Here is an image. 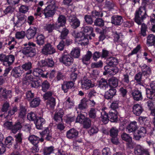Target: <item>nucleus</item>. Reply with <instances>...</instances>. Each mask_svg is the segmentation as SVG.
I'll use <instances>...</instances> for the list:
<instances>
[{"mask_svg":"<svg viewBox=\"0 0 155 155\" xmlns=\"http://www.w3.org/2000/svg\"><path fill=\"white\" fill-rule=\"evenodd\" d=\"M59 60L61 62L66 66L71 65L73 62V59L71 56L65 53L62 55Z\"/></svg>","mask_w":155,"mask_h":155,"instance_id":"20e7f679","label":"nucleus"},{"mask_svg":"<svg viewBox=\"0 0 155 155\" xmlns=\"http://www.w3.org/2000/svg\"><path fill=\"white\" fill-rule=\"evenodd\" d=\"M141 68L142 75L146 78H147L151 74V71L150 67L145 64H143L140 66Z\"/></svg>","mask_w":155,"mask_h":155,"instance_id":"9d476101","label":"nucleus"},{"mask_svg":"<svg viewBox=\"0 0 155 155\" xmlns=\"http://www.w3.org/2000/svg\"><path fill=\"white\" fill-rule=\"evenodd\" d=\"M21 67L23 70H29L31 68L32 64L31 62H28L23 64Z\"/></svg>","mask_w":155,"mask_h":155,"instance_id":"603ef678","label":"nucleus"},{"mask_svg":"<svg viewBox=\"0 0 155 155\" xmlns=\"http://www.w3.org/2000/svg\"><path fill=\"white\" fill-rule=\"evenodd\" d=\"M64 114V112L62 109H60L57 110L55 114L54 119L57 122L62 121V117Z\"/></svg>","mask_w":155,"mask_h":155,"instance_id":"aec40b11","label":"nucleus"},{"mask_svg":"<svg viewBox=\"0 0 155 155\" xmlns=\"http://www.w3.org/2000/svg\"><path fill=\"white\" fill-rule=\"evenodd\" d=\"M139 121L140 123L145 125L148 126L149 121L147 120V118L145 117H140L139 118Z\"/></svg>","mask_w":155,"mask_h":155,"instance_id":"13d9d810","label":"nucleus"},{"mask_svg":"<svg viewBox=\"0 0 155 155\" xmlns=\"http://www.w3.org/2000/svg\"><path fill=\"white\" fill-rule=\"evenodd\" d=\"M22 127L21 125L19 122H18L13 126L12 128V132L14 134H15Z\"/></svg>","mask_w":155,"mask_h":155,"instance_id":"37998d69","label":"nucleus"},{"mask_svg":"<svg viewBox=\"0 0 155 155\" xmlns=\"http://www.w3.org/2000/svg\"><path fill=\"white\" fill-rule=\"evenodd\" d=\"M94 86V84L92 83L91 80L84 78L81 81V87L84 90H88Z\"/></svg>","mask_w":155,"mask_h":155,"instance_id":"423d86ee","label":"nucleus"},{"mask_svg":"<svg viewBox=\"0 0 155 155\" xmlns=\"http://www.w3.org/2000/svg\"><path fill=\"white\" fill-rule=\"evenodd\" d=\"M26 35L25 32L23 31H18L15 34L16 38L18 39H22Z\"/></svg>","mask_w":155,"mask_h":155,"instance_id":"49530a36","label":"nucleus"},{"mask_svg":"<svg viewBox=\"0 0 155 155\" xmlns=\"http://www.w3.org/2000/svg\"><path fill=\"white\" fill-rule=\"evenodd\" d=\"M118 64L117 59L114 57H110L108 58L107 61V64L110 66H116Z\"/></svg>","mask_w":155,"mask_h":155,"instance_id":"72a5a7b5","label":"nucleus"},{"mask_svg":"<svg viewBox=\"0 0 155 155\" xmlns=\"http://www.w3.org/2000/svg\"><path fill=\"white\" fill-rule=\"evenodd\" d=\"M42 63H43V64L42 65L43 66L46 65V64L48 66L51 67L53 66L54 64V62L51 59H47L46 63L44 61H42Z\"/></svg>","mask_w":155,"mask_h":155,"instance_id":"4d7b16f0","label":"nucleus"},{"mask_svg":"<svg viewBox=\"0 0 155 155\" xmlns=\"http://www.w3.org/2000/svg\"><path fill=\"white\" fill-rule=\"evenodd\" d=\"M98 85L101 88L104 90L108 88L109 86L106 80L103 78L101 79L99 81Z\"/></svg>","mask_w":155,"mask_h":155,"instance_id":"c9c22d12","label":"nucleus"},{"mask_svg":"<svg viewBox=\"0 0 155 155\" xmlns=\"http://www.w3.org/2000/svg\"><path fill=\"white\" fill-rule=\"evenodd\" d=\"M15 59L14 56L13 55H10L6 56L3 62V65L7 67L11 65L14 62Z\"/></svg>","mask_w":155,"mask_h":155,"instance_id":"4468645a","label":"nucleus"},{"mask_svg":"<svg viewBox=\"0 0 155 155\" xmlns=\"http://www.w3.org/2000/svg\"><path fill=\"white\" fill-rule=\"evenodd\" d=\"M83 123V127L87 129L91 126V122L90 119L87 118H86Z\"/></svg>","mask_w":155,"mask_h":155,"instance_id":"bf43d9fd","label":"nucleus"},{"mask_svg":"<svg viewBox=\"0 0 155 155\" xmlns=\"http://www.w3.org/2000/svg\"><path fill=\"white\" fill-rule=\"evenodd\" d=\"M119 102L118 101H113L111 103L110 107L112 109V110H116V109L118 108Z\"/></svg>","mask_w":155,"mask_h":155,"instance_id":"0e129e2a","label":"nucleus"},{"mask_svg":"<svg viewBox=\"0 0 155 155\" xmlns=\"http://www.w3.org/2000/svg\"><path fill=\"white\" fill-rule=\"evenodd\" d=\"M138 128V126L136 122H131L127 127L126 131L129 133H134Z\"/></svg>","mask_w":155,"mask_h":155,"instance_id":"f8f14e48","label":"nucleus"},{"mask_svg":"<svg viewBox=\"0 0 155 155\" xmlns=\"http://www.w3.org/2000/svg\"><path fill=\"white\" fill-rule=\"evenodd\" d=\"M40 101L41 100L39 98H35L30 102V106L32 107H36L39 105Z\"/></svg>","mask_w":155,"mask_h":155,"instance_id":"79ce46f5","label":"nucleus"},{"mask_svg":"<svg viewBox=\"0 0 155 155\" xmlns=\"http://www.w3.org/2000/svg\"><path fill=\"white\" fill-rule=\"evenodd\" d=\"M31 71H29L28 72L26 73L25 78H24V80L27 81L28 82H31L34 78L33 77L31 74Z\"/></svg>","mask_w":155,"mask_h":155,"instance_id":"8fccbe9b","label":"nucleus"},{"mask_svg":"<svg viewBox=\"0 0 155 155\" xmlns=\"http://www.w3.org/2000/svg\"><path fill=\"white\" fill-rule=\"evenodd\" d=\"M101 120L105 124H107L109 120L108 118V115L107 114L106 112L104 110L101 113Z\"/></svg>","mask_w":155,"mask_h":155,"instance_id":"e433bc0d","label":"nucleus"},{"mask_svg":"<svg viewBox=\"0 0 155 155\" xmlns=\"http://www.w3.org/2000/svg\"><path fill=\"white\" fill-rule=\"evenodd\" d=\"M44 28L45 31H48L49 33L52 32L54 29H58L56 27V24L54 23L46 24L44 26Z\"/></svg>","mask_w":155,"mask_h":155,"instance_id":"c85d7f7f","label":"nucleus"},{"mask_svg":"<svg viewBox=\"0 0 155 155\" xmlns=\"http://www.w3.org/2000/svg\"><path fill=\"white\" fill-rule=\"evenodd\" d=\"M123 19L120 16L114 15L111 19V22L116 25H120L123 22Z\"/></svg>","mask_w":155,"mask_h":155,"instance_id":"a211bd4d","label":"nucleus"},{"mask_svg":"<svg viewBox=\"0 0 155 155\" xmlns=\"http://www.w3.org/2000/svg\"><path fill=\"white\" fill-rule=\"evenodd\" d=\"M86 118L84 116L81 114H79L76 118V122L80 123H83L84 121Z\"/></svg>","mask_w":155,"mask_h":155,"instance_id":"5fc2aeb1","label":"nucleus"},{"mask_svg":"<svg viewBox=\"0 0 155 155\" xmlns=\"http://www.w3.org/2000/svg\"><path fill=\"white\" fill-rule=\"evenodd\" d=\"M27 113L25 107L21 106L20 107L18 113L19 117L21 118H24Z\"/></svg>","mask_w":155,"mask_h":155,"instance_id":"c03bdc74","label":"nucleus"},{"mask_svg":"<svg viewBox=\"0 0 155 155\" xmlns=\"http://www.w3.org/2000/svg\"><path fill=\"white\" fill-rule=\"evenodd\" d=\"M37 28L35 27H31L27 31L26 36L30 39L33 38L36 34Z\"/></svg>","mask_w":155,"mask_h":155,"instance_id":"2eb2a0df","label":"nucleus"},{"mask_svg":"<svg viewBox=\"0 0 155 155\" xmlns=\"http://www.w3.org/2000/svg\"><path fill=\"white\" fill-rule=\"evenodd\" d=\"M131 94L135 100L138 101L142 99L141 93L139 91L134 90L132 92Z\"/></svg>","mask_w":155,"mask_h":155,"instance_id":"a878e982","label":"nucleus"},{"mask_svg":"<svg viewBox=\"0 0 155 155\" xmlns=\"http://www.w3.org/2000/svg\"><path fill=\"white\" fill-rule=\"evenodd\" d=\"M109 86L113 88L116 87L118 85V80L115 77H113L108 80Z\"/></svg>","mask_w":155,"mask_h":155,"instance_id":"c756f323","label":"nucleus"},{"mask_svg":"<svg viewBox=\"0 0 155 155\" xmlns=\"http://www.w3.org/2000/svg\"><path fill=\"white\" fill-rule=\"evenodd\" d=\"M31 86L32 87L37 88L40 85V81L34 78L31 81Z\"/></svg>","mask_w":155,"mask_h":155,"instance_id":"3c124183","label":"nucleus"},{"mask_svg":"<svg viewBox=\"0 0 155 155\" xmlns=\"http://www.w3.org/2000/svg\"><path fill=\"white\" fill-rule=\"evenodd\" d=\"M92 55V54L91 51H87V54L83 56L82 58V60L83 63L85 64H87Z\"/></svg>","mask_w":155,"mask_h":155,"instance_id":"7c9ffc66","label":"nucleus"},{"mask_svg":"<svg viewBox=\"0 0 155 155\" xmlns=\"http://www.w3.org/2000/svg\"><path fill=\"white\" fill-rule=\"evenodd\" d=\"M68 32L69 31L68 29L65 28H64L61 32L60 38L62 39H65L67 35Z\"/></svg>","mask_w":155,"mask_h":155,"instance_id":"052dcab7","label":"nucleus"},{"mask_svg":"<svg viewBox=\"0 0 155 155\" xmlns=\"http://www.w3.org/2000/svg\"><path fill=\"white\" fill-rule=\"evenodd\" d=\"M25 47H24L22 50V53L27 57H32L34 56L36 54V51L35 49L31 47L32 46L35 47V44L32 42H29L28 44H24Z\"/></svg>","mask_w":155,"mask_h":155,"instance_id":"7ed1b4c3","label":"nucleus"},{"mask_svg":"<svg viewBox=\"0 0 155 155\" xmlns=\"http://www.w3.org/2000/svg\"><path fill=\"white\" fill-rule=\"evenodd\" d=\"M29 141L34 145H36L39 142V141L43 142L44 141L43 138L40 139L39 137L34 135L30 136L28 137Z\"/></svg>","mask_w":155,"mask_h":155,"instance_id":"412c9836","label":"nucleus"},{"mask_svg":"<svg viewBox=\"0 0 155 155\" xmlns=\"http://www.w3.org/2000/svg\"><path fill=\"white\" fill-rule=\"evenodd\" d=\"M146 94L147 97L150 99L155 100V90H150L149 89H146Z\"/></svg>","mask_w":155,"mask_h":155,"instance_id":"ea45409f","label":"nucleus"},{"mask_svg":"<svg viewBox=\"0 0 155 155\" xmlns=\"http://www.w3.org/2000/svg\"><path fill=\"white\" fill-rule=\"evenodd\" d=\"M45 37L42 35H38L36 38V42L39 45H43L45 43Z\"/></svg>","mask_w":155,"mask_h":155,"instance_id":"a19ab883","label":"nucleus"},{"mask_svg":"<svg viewBox=\"0 0 155 155\" xmlns=\"http://www.w3.org/2000/svg\"><path fill=\"white\" fill-rule=\"evenodd\" d=\"M92 17L95 18L101 17L103 16V13L102 12H99L96 10L92 11L91 12Z\"/></svg>","mask_w":155,"mask_h":155,"instance_id":"864d4df0","label":"nucleus"},{"mask_svg":"<svg viewBox=\"0 0 155 155\" xmlns=\"http://www.w3.org/2000/svg\"><path fill=\"white\" fill-rule=\"evenodd\" d=\"M86 106L87 104L85 99H83L81 100L80 103L78 104L77 108L81 110H83L86 108Z\"/></svg>","mask_w":155,"mask_h":155,"instance_id":"6e6d98bb","label":"nucleus"},{"mask_svg":"<svg viewBox=\"0 0 155 155\" xmlns=\"http://www.w3.org/2000/svg\"><path fill=\"white\" fill-rule=\"evenodd\" d=\"M134 152L135 155H149L148 151L140 145L137 146Z\"/></svg>","mask_w":155,"mask_h":155,"instance_id":"1a4fd4ad","label":"nucleus"},{"mask_svg":"<svg viewBox=\"0 0 155 155\" xmlns=\"http://www.w3.org/2000/svg\"><path fill=\"white\" fill-rule=\"evenodd\" d=\"M71 54L74 58H78L80 55V49L78 47L73 48L71 51Z\"/></svg>","mask_w":155,"mask_h":155,"instance_id":"58836bf2","label":"nucleus"},{"mask_svg":"<svg viewBox=\"0 0 155 155\" xmlns=\"http://www.w3.org/2000/svg\"><path fill=\"white\" fill-rule=\"evenodd\" d=\"M69 20L73 28H76L80 25V21L75 17L70 16L69 18Z\"/></svg>","mask_w":155,"mask_h":155,"instance_id":"f3484780","label":"nucleus"},{"mask_svg":"<svg viewBox=\"0 0 155 155\" xmlns=\"http://www.w3.org/2000/svg\"><path fill=\"white\" fill-rule=\"evenodd\" d=\"M55 49L50 44L45 45L42 49V53L45 54H52L55 52Z\"/></svg>","mask_w":155,"mask_h":155,"instance_id":"0eeeda50","label":"nucleus"},{"mask_svg":"<svg viewBox=\"0 0 155 155\" xmlns=\"http://www.w3.org/2000/svg\"><path fill=\"white\" fill-rule=\"evenodd\" d=\"M103 66V62L101 61H100L97 63H93L91 64V67L92 68H99L102 67Z\"/></svg>","mask_w":155,"mask_h":155,"instance_id":"69168bd1","label":"nucleus"},{"mask_svg":"<svg viewBox=\"0 0 155 155\" xmlns=\"http://www.w3.org/2000/svg\"><path fill=\"white\" fill-rule=\"evenodd\" d=\"M142 0V6L138 10L136 11L135 13L134 21L137 24H140L148 16L146 13V7L150 4L149 0Z\"/></svg>","mask_w":155,"mask_h":155,"instance_id":"f257e3e1","label":"nucleus"},{"mask_svg":"<svg viewBox=\"0 0 155 155\" xmlns=\"http://www.w3.org/2000/svg\"><path fill=\"white\" fill-rule=\"evenodd\" d=\"M27 118L30 120L34 121L37 118L35 114L33 112L28 113L27 115Z\"/></svg>","mask_w":155,"mask_h":155,"instance_id":"680f3d73","label":"nucleus"},{"mask_svg":"<svg viewBox=\"0 0 155 155\" xmlns=\"http://www.w3.org/2000/svg\"><path fill=\"white\" fill-rule=\"evenodd\" d=\"M55 99L54 97H51L47 102V106L48 109L53 110L55 106Z\"/></svg>","mask_w":155,"mask_h":155,"instance_id":"2f4dec72","label":"nucleus"},{"mask_svg":"<svg viewBox=\"0 0 155 155\" xmlns=\"http://www.w3.org/2000/svg\"><path fill=\"white\" fill-rule=\"evenodd\" d=\"M116 92V90L114 88H111L106 92L104 97L107 99H110L112 98L115 95Z\"/></svg>","mask_w":155,"mask_h":155,"instance_id":"6ab92c4d","label":"nucleus"},{"mask_svg":"<svg viewBox=\"0 0 155 155\" xmlns=\"http://www.w3.org/2000/svg\"><path fill=\"white\" fill-rule=\"evenodd\" d=\"M121 137L123 140L127 142L129 145H131L132 142V138L128 134L124 133L121 134Z\"/></svg>","mask_w":155,"mask_h":155,"instance_id":"f704fd0d","label":"nucleus"},{"mask_svg":"<svg viewBox=\"0 0 155 155\" xmlns=\"http://www.w3.org/2000/svg\"><path fill=\"white\" fill-rule=\"evenodd\" d=\"M117 112L116 110H110L108 115V118L111 122L116 121L117 118Z\"/></svg>","mask_w":155,"mask_h":155,"instance_id":"bb28decb","label":"nucleus"},{"mask_svg":"<svg viewBox=\"0 0 155 155\" xmlns=\"http://www.w3.org/2000/svg\"><path fill=\"white\" fill-rule=\"evenodd\" d=\"M57 8L54 1L52 0L50 2L49 5L43 11L45 18L52 17L55 13Z\"/></svg>","mask_w":155,"mask_h":155,"instance_id":"f03ea898","label":"nucleus"},{"mask_svg":"<svg viewBox=\"0 0 155 155\" xmlns=\"http://www.w3.org/2000/svg\"><path fill=\"white\" fill-rule=\"evenodd\" d=\"M89 115L90 117L94 118L96 116V111L94 108H91L89 113Z\"/></svg>","mask_w":155,"mask_h":155,"instance_id":"e2e57ef3","label":"nucleus"},{"mask_svg":"<svg viewBox=\"0 0 155 155\" xmlns=\"http://www.w3.org/2000/svg\"><path fill=\"white\" fill-rule=\"evenodd\" d=\"M22 134L20 133H19L15 136L16 138L15 140L16 141L17 144L15 146V148H17L18 147V143H21L22 138Z\"/></svg>","mask_w":155,"mask_h":155,"instance_id":"a18cd8bd","label":"nucleus"},{"mask_svg":"<svg viewBox=\"0 0 155 155\" xmlns=\"http://www.w3.org/2000/svg\"><path fill=\"white\" fill-rule=\"evenodd\" d=\"M50 85L49 82L47 81H44L42 84V90L43 92H45L50 88Z\"/></svg>","mask_w":155,"mask_h":155,"instance_id":"09e8293b","label":"nucleus"},{"mask_svg":"<svg viewBox=\"0 0 155 155\" xmlns=\"http://www.w3.org/2000/svg\"><path fill=\"white\" fill-rule=\"evenodd\" d=\"M63 104L67 108H71L74 106V102L71 98L67 97Z\"/></svg>","mask_w":155,"mask_h":155,"instance_id":"cd10ccee","label":"nucleus"},{"mask_svg":"<svg viewBox=\"0 0 155 155\" xmlns=\"http://www.w3.org/2000/svg\"><path fill=\"white\" fill-rule=\"evenodd\" d=\"M94 24L96 26H103L104 25V21L101 18H97L95 21Z\"/></svg>","mask_w":155,"mask_h":155,"instance_id":"338daca9","label":"nucleus"},{"mask_svg":"<svg viewBox=\"0 0 155 155\" xmlns=\"http://www.w3.org/2000/svg\"><path fill=\"white\" fill-rule=\"evenodd\" d=\"M146 133L145 128L142 127L134 133V139L136 140H139L142 137L144 136Z\"/></svg>","mask_w":155,"mask_h":155,"instance_id":"6e6552de","label":"nucleus"},{"mask_svg":"<svg viewBox=\"0 0 155 155\" xmlns=\"http://www.w3.org/2000/svg\"><path fill=\"white\" fill-rule=\"evenodd\" d=\"M155 42V36L152 34L149 35L147 37V44L149 46L153 45Z\"/></svg>","mask_w":155,"mask_h":155,"instance_id":"4c0bfd02","label":"nucleus"},{"mask_svg":"<svg viewBox=\"0 0 155 155\" xmlns=\"http://www.w3.org/2000/svg\"><path fill=\"white\" fill-rule=\"evenodd\" d=\"M143 109L141 106L139 104H135L133 107V111L134 114L137 116H139L142 113Z\"/></svg>","mask_w":155,"mask_h":155,"instance_id":"5701e85b","label":"nucleus"},{"mask_svg":"<svg viewBox=\"0 0 155 155\" xmlns=\"http://www.w3.org/2000/svg\"><path fill=\"white\" fill-rule=\"evenodd\" d=\"M74 85V83L72 81L64 82L62 85V89L64 92H67Z\"/></svg>","mask_w":155,"mask_h":155,"instance_id":"393cba45","label":"nucleus"},{"mask_svg":"<svg viewBox=\"0 0 155 155\" xmlns=\"http://www.w3.org/2000/svg\"><path fill=\"white\" fill-rule=\"evenodd\" d=\"M33 74L34 76L36 77H41L44 78H47L49 73L47 72L46 74L43 73V71L41 69L36 68L33 71Z\"/></svg>","mask_w":155,"mask_h":155,"instance_id":"ddd939ff","label":"nucleus"},{"mask_svg":"<svg viewBox=\"0 0 155 155\" xmlns=\"http://www.w3.org/2000/svg\"><path fill=\"white\" fill-rule=\"evenodd\" d=\"M54 150V147L52 146L45 147L44 148V154L45 155H49L52 153Z\"/></svg>","mask_w":155,"mask_h":155,"instance_id":"de8ad7c7","label":"nucleus"},{"mask_svg":"<svg viewBox=\"0 0 155 155\" xmlns=\"http://www.w3.org/2000/svg\"><path fill=\"white\" fill-rule=\"evenodd\" d=\"M66 18L63 15H60L59 16L58 19V21L56 24V27L58 28L61 27L63 26L66 23Z\"/></svg>","mask_w":155,"mask_h":155,"instance_id":"b1692460","label":"nucleus"},{"mask_svg":"<svg viewBox=\"0 0 155 155\" xmlns=\"http://www.w3.org/2000/svg\"><path fill=\"white\" fill-rule=\"evenodd\" d=\"M35 121L37 128L38 129H41L43 125L45 123V121L44 119L41 117H37Z\"/></svg>","mask_w":155,"mask_h":155,"instance_id":"4be33fe9","label":"nucleus"},{"mask_svg":"<svg viewBox=\"0 0 155 155\" xmlns=\"http://www.w3.org/2000/svg\"><path fill=\"white\" fill-rule=\"evenodd\" d=\"M74 36L75 38L76 41L81 42L80 43L81 45H86L88 44V40L85 37L84 34L82 32L75 34Z\"/></svg>","mask_w":155,"mask_h":155,"instance_id":"39448f33","label":"nucleus"},{"mask_svg":"<svg viewBox=\"0 0 155 155\" xmlns=\"http://www.w3.org/2000/svg\"><path fill=\"white\" fill-rule=\"evenodd\" d=\"M78 135V132L74 129L72 128L68 131L66 133L67 137L71 139L76 138Z\"/></svg>","mask_w":155,"mask_h":155,"instance_id":"dca6fc26","label":"nucleus"},{"mask_svg":"<svg viewBox=\"0 0 155 155\" xmlns=\"http://www.w3.org/2000/svg\"><path fill=\"white\" fill-rule=\"evenodd\" d=\"M28 7L25 5H22L19 8V11L22 13H25L28 10Z\"/></svg>","mask_w":155,"mask_h":155,"instance_id":"774afa93","label":"nucleus"},{"mask_svg":"<svg viewBox=\"0 0 155 155\" xmlns=\"http://www.w3.org/2000/svg\"><path fill=\"white\" fill-rule=\"evenodd\" d=\"M0 94L5 98L10 97L11 95V91L10 90L6 91L5 89L0 88Z\"/></svg>","mask_w":155,"mask_h":155,"instance_id":"473e14b6","label":"nucleus"},{"mask_svg":"<svg viewBox=\"0 0 155 155\" xmlns=\"http://www.w3.org/2000/svg\"><path fill=\"white\" fill-rule=\"evenodd\" d=\"M24 72V70L21 66L15 67L12 71V75L15 78L20 77Z\"/></svg>","mask_w":155,"mask_h":155,"instance_id":"9b49d317","label":"nucleus"}]
</instances>
